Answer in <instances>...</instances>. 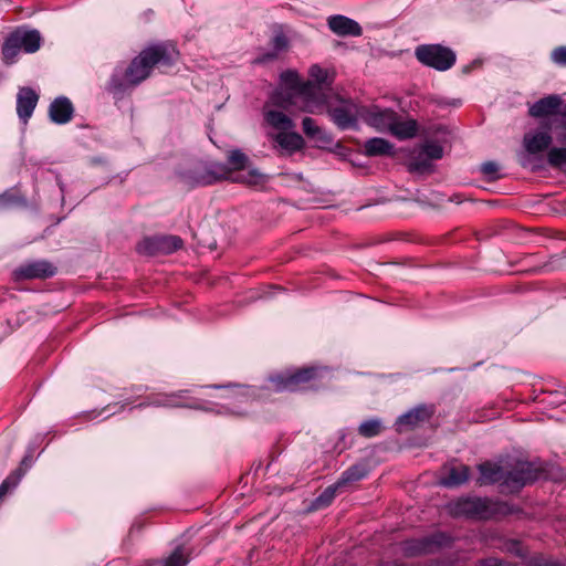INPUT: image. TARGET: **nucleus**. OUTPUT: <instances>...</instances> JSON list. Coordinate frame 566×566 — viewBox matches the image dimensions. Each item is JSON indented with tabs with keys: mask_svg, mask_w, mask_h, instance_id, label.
<instances>
[{
	"mask_svg": "<svg viewBox=\"0 0 566 566\" xmlns=\"http://www.w3.org/2000/svg\"><path fill=\"white\" fill-rule=\"evenodd\" d=\"M179 59V51L170 42H159L143 49L124 71H115L107 84L114 96L123 94L147 80L155 66L170 67Z\"/></svg>",
	"mask_w": 566,
	"mask_h": 566,
	"instance_id": "1",
	"label": "nucleus"
},
{
	"mask_svg": "<svg viewBox=\"0 0 566 566\" xmlns=\"http://www.w3.org/2000/svg\"><path fill=\"white\" fill-rule=\"evenodd\" d=\"M281 81L287 88L272 95L271 102L274 106L284 109L296 106L306 113H318L324 107L326 94L321 86L311 81L301 82L297 73L291 70L281 74Z\"/></svg>",
	"mask_w": 566,
	"mask_h": 566,
	"instance_id": "2",
	"label": "nucleus"
},
{
	"mask_svg": "<svg viewBox=\"0 0 566 566\" xmlns=\"http://www.w3.org/2000/svg\"><path fill=\"white\" fill-rule=\"evenodd\" d=\"M451 512L457 516L485 521L514 514L517 509L503 501H493L488 497H467L457 501L451 506Z\"/></svg>",
	"mask_w": 566,
	"mask_h": 566,
	"instance_id": "3",
	"label": "nucleus"
},
{
	"mask_svg": "<svg viewBox=\"0 0 566 566\" xmlns=\"http://www.w3.org/2000/svg\"><path fill=\"white\" fill-rule=\"evenodd\" d=\"M41 44L42 36L38 30L25 27L15 28L3 41L1 48L2 60L7 65H11L17 62L21 51L34 53L41 48Z\"/></svg>",
	"mask_w": 566,
	"mask_h": 566,
	"instance_id": "4",
	"label": "nucleus"
},
{
	"mask_svg": "<svg viewBox=\"0 0 566 566\" xmlns=\"http://www.w3.org/2000/svg\"><path fill=\"white\" fill-rule=\"evenodd\" d=\"M321 378V370L316 367H303L286 370L270 377V384L275 391L307 390Z\"/></svg>",
	"mask_w": 566,
	"mask_h": 566,
	"instance_id": "5",
	"label": "nucleus"
},
{
	"mask_svg": "<svg viewBox=\"0 0 566 566\" xmlns=\"http://www.w3.org/2000/svg\"><path fill=\"white\" fill-rule=\"evenodd\" d=\"M544 473V469L535 463L524 460H516L505 470L503 486L510 492H518L525 485L534 483Z\"/></svg>",
	"mask_w": 566,
	"mask_h": 566,
	"instance_id": "6",
	"label": "nucleus"
},
{
	"mask_svg": "<svg viewBox=\"0 0 566 566\" xmlns=\"http://www.w3.org/2000/svg\"><path fill=\"white\" fill-rule=\"evenodd\" d=\"M416 59L423 65L444 72L457 61L455 53L442 44H421L415 50Z\"/></svg>",
	"mask_w": 566,
	"mask_h": 566,
	"instance_id": "7",
	"label": "nucleus"
},
{
	"mask_svg": "<svg viewBox=\"0 0 566 566\" xmlns=\"http://www.w3.org/2000/svg\"><path fill=\"white\" fill-rule=\"evenodd\" d=\"M324 111L327 112L333 123L343 130L356 128L358 119L365 116V106H360L352 99H342L337 106L329 105L326 99L324 107L317 114Z\"/></svg>",
	"mask_w": 566,
	"mask_h": 566,
	"instance_id": "8",
	"label": "nucleus"
},
{
	"mask_svg": "<svg viewBox=\"0 0 566 566\" xmlns=\"http://www.w3.org/2000/svg\"><path fill=\"white\" fill-rule=\"evenodd\" d=\"M207 169L212 185L222 180H232L247 186H256L265 180V176L256 169H250L247 172H240L235 176H231L230 167L223 163H207Z\"/></svg>",
	"mask_w": 566,
	"mask_h": 566,
	"instance_id": "9",
	"label": "nucleus"
},
{
	"mask_svg": "<svg viewBox=\"0 0 566 566\" xmlns=\"http://www.w3.org/2000/svg\"><path fill=\"white\" fill-rule=\"evenodd\" d=\"M450 537L444 533L438 532L421 538H412L401 543V549L406 556L412 557L436 552L442 546L448 545Z\"/></svg>",
	"mask_w": 566,
	"mask_h": 566,
	"instance_id": "10",
	"label": "nucleus"
},
{
	"mask_svg": "<svg viewBox=\"0 0 566 566\" xmlns=\"http://www.w3.org/2000/svg\"><path fill=\"white\" fill-rule=\"evenodd\" d=\"M56 272L57 269L53 263L46 260H39L17 268L13 271V279L15 282L25 280H46L53 277Z\"/></svg>",
	"mask_w": 566,
	"mask_h": 566,
	"instance_id": "11",
	"label": "nucleus"
},
{
	"mask_svg": "<svg viewBox=\"0 0 566 566\" xmlns=\"http://www.w3.org/2000/svg\"><path fill=\"white\" fill-rule=\"evenodd\" d=\"M180 181L189 189L199 186H210L212 181L207 169V163L198 161L192 167L179 172Z\"/></svg>",
	"mask_w": 566,
	"mask_h": 566,
	"instance_id": "12",
	"label": "nucleus"
},
{
	"mask_svg": "<svg viewBox=\"0 0 566 566\" xmlns=\"http://www.w3.org/2000/svg\"><path fill=\"white\" fill-rule=\"evenodd\" d=\"M39 95L28 86L21 87L17 94V113L23 123H28L38 104Z\"/></svg>",
	"mask_w": 566,
	"mask_h": 566,
	"instance_id": "13",
	"label": "nucleus"
},
{
	"mask_svg": "<svg viewBox=\"0 0 566 566\" xmlns=\"http://www.w3.org/2000/svg\"><path fill=\"white\" fill-rule=\"evenodd\" d=\"M328 28L339 36H360L363 29L358 22L345 15H332L327 20Z\"/></svg>",
	"mask_w": 566,
	"mask_h": 566,
	"instance_id": "14",
	"label": "nucleus"
},
{
	"mask_svg": "<svg viewBox=\"0 0 566 566\" xmlns=\"http://www.w3.org/2000/svg\"><path fill=\"white\" fill-rule=\"evenodd\" d=\"M73 104L65 96L56 97L49 106L50 119L59 125L69 123L73 118Z\"/></svg>",
	"mask_w": 566,
	"mask_h": 566,
	"instance_id": "15",
	"label": "nucleus"
},
{
	"mask_svg": "<svg viewBox=\"0 0 566 566\" xmlns=\"http://www.w3.org/2000/svg\"><path fill=\"white\" fill-rule=\"evenodd\" d=\"M480 476L476 480L479 485H488L500 482L503 486V480L505 478V469L494 462L485 461L478 465Z\"/></svg>",
	"mask_w": 566,
	"mask_h": 566,
	"instance_id": "16",
	"label": "nucleus"
},
{
	"mask_svg": "<svg viewBox=\"0 0 566 566\" xmlns=\"http://www.w3.org/2000/svg\"><path fill=\"white\" fill-rule=\"evenodd\" d=\"M396 112L391 109H379L377 107L367 108L365 107V116L361 118L365 119L369 125L378 128V129H389L394 124V119L396 116Z\"/></svg>",
	"mask_w": 566,
	"mask_h": 566,
	"instance_id": "17",
	"label": "nucleus"
},
{
	"mask_svg": "<svg viewBox=\"0 0 566 566\" xmlns=\"http://www.w3.org/2000/svg\"><path fill=\"white\" fill-rule=\"evenodd\" d=\"M562 98L558 95H548L535 102L530 107V115L535 118L552 116L558 113Z\"/></svg>",
	"mask_w": 566,
	"mask_h": 566,
	"instance_id": "18",
	"label": "nucleus"
},
{
	"mask_svg": "<svg viewBox=\"0 0 566 566\" xmlns=\"http://www.w3.org/2000/svg\"><path fill=\"white\" fill-rule=\"evenodd\" d=\"M433 412L434 410L432 407H428L426 405L417 406L413 409L400 416L398 418V424L408 428H413L419 423L429 420L432 417Z\"/></svg>",
	"mask_w": 566,
	"mask_h": 566,
	"instance_id": "19",
	"label": "nucleus"
},
{
	"mask_svg": "<svg viewBox=\"0 0 566 566\" xmlns=\"http://www.w3.org/2000/svg\"><path fill=\"white\" fill-rule=\"evenodd\" d=\"M273 139L287 155H292L295 151L301 150L304 146V139L297 133L281 132L275 134Z\"/></svg>",
	"mask_w": 566,
	"mask_h": 566,
	"instance_id": "20",
	"label": "nucleus"
},
{
	"mask_svg": "<svg viewBox=\"0 0 566 566\" xmlns=\"http://www.w3.org/2000/svg\"><path fill=\"white\" fill-rule=\"evenodd\" d=\"M552 144V136L547 132L526 134L524 146L530 154H537L548 148Z\"/></svg>",
	"mask_w": 566,
	"mask_h": 566,
	"instance_id": "21",
	"label": "nucleus"
},
{
	"mask_svg": "<svg viewBox=\"0 0 566 566\" xmlns=\"http://www.w3.org/2000/svg\"><path fill=\"white\" fill-rule=\"evenodd\" d=\"M470 469L468 465H453L448 469V475L440 480V484L447 488H454L469 480Z\"/></svg>",
	"mask_w": 566,
	"mask_h": 566,
	"instance_id": "22",
	"label": "nucleus"
},
{
	"mask_svg": "<svg viewBox=\"0 0 566 566\" xmlns=\"http://www.w3.org/2000/svg\"><path fill=\"white\" fill-rule=\"evenodd\" d=\"M418 130L417 122L413 119L399 120L396 114L390 132L400 139H407L416 136Z\"/></svg>",
	"mask_w": 566,
	"mask_h": 566,
	"instance_id": "23",
	"label": "nucleus"
},
{
	"mask_svg": "<svg viewBox=\"0 0 566 566\" xmlns=\"http://www.w3.org/2000/svg\"><path fill=\"white\" fill-rule=\"evenodd\" d=\"M364 148L368 156L391 155L394 149L388 140L378 137L366 140Z\"/></svg>",
	"mask_w": 566,
	"mask_h": 566,
	"instance_id": "24",
	"label": "nucleus"
},
{
	"mask_svg": "<svg viewBox=\"0 0 566 566\" xmlns=\"http://www.w3.org/2000/svg\"><path fill=\"white\" fill-rule=\"evenodd\" d=\"M368 471L363 464H354L343 472L342 476L337 480L338 484L344 489L347 485L364 479Z\"/></svg>",
	"mask_w": 566,
	"mask_h": 566,
	"instance_id": "25",
	"label": "nucleus"
},
{
	"mask_svg": "<svg viewBox=\"0 0 566 566\" xmlns=\"http://www.w3.org/2000/svg\"><path fill=\"white\" fill-rule=\"evenodd\" d=\"M264 118L269 125L277 129L286 130L294 126L292 119L280 111H265Z\"/></svg>",
	"mask_w": 566,
	"mask_h": 566,
	"instance_id": "26",
	"label": "nucleus"
},
{
	"mask_svg": "<svg viewBox=\"0 0 566 566\" xmlns=\"http://www.w3.org/2000/svg\"><path fill=\"white\" fill-rule=\"evenodd\" d=\"M343 488L336 481L334 484L327 486L312 503L313 510H319L328 506L335 499L337 492L342 491Z\"/></svg>",
	"mask_w": 566,
	"mask_h": 566,
	"instance_id": "27",
	"label": "nucleus"
},
{
	"mask_svg": "<svg viewBox=\"0 0 566 566\" xmlns=\"http://www.w3.org/2000/svg\"><path fill=\"white\" fill-rule=\"evenodd\" d=\"M160 254H169L181 249L184 242L177 235H160L157 237Z\"/></svg>",
	"mask_w": 566,
	"mask_h": 566,
	"instance_id": "28",
	"label": "nucleus"
},
{
	"mask_svg": "<svg viewBox=\"0 0 566 566\" xmlns=\"http://www.w3.org/2000/svg\"><path fill=\"white\" fill-rule=\"evenodd\" d=\"M24 469L18 468L13 472L10 473L7 479L3 480V482L0 484V501L21 481L22 476L24 475Z\"/></svg>",
	"mask_w": 566,
	"mask_h": 566,
	"instance_id": "29",
	"label": "nucleus"
},
{
	"mask_svg": "<svg viewBox=\"0 0 566 566\" xmlns=\"http://www.w3.org/2000/svg\"><path fill=\"white\" fill-rule=\"evenodd\" d=\"M384 426L379 419H369L361 422L358 427V433L364 438H373L381 433Z\"/></svg>",
	"mask_w": 566,
	"mask_h": 566,
	"instance_id": "30",
	"label": "nucleus"
},
{
	"mask_svg": "<svg viewBox=\"0 0 566 566\" xmlns=\"http://www.w3.org/2000/svg\"><path fill=\"white\" fill-rule=\"evenodd\" d=\"M248 156L239 149L231 150L228 155V166L231 169V176L234 171H241L247 167Z\"/></svg>",
	"mask_w": 566,
	"mask_h": 566,
	"instance_id": "31",
	"label": "nucleus"
},
{
	"mask_svg": "<svg viewBox=\"0 0 566 566\" xmlns=\"http://www.w3.org/2000/svg\"><path fill=\"white\" fill-rule=\"evenodd\" d=\"M136 250L140 254H147V255L160 254L157 237L145 238L143 241H140L137 244Z\"/></svg>",
	"mask_w": 566,
	"mask_h": 566,
	"instance_id": "32",
	"label": "nucleus"
},
{
	"mask_svg": "<svg viewBox=\"0 0 566 566\" xmlns=\"http://www.w3.org/2000/svg\"><path fill=\"white\" fill-rule=\"evenodd\" d=\"M547 161L554 168H560L566 165V148L553 147L547 154Z\"/></svg>",
	"mask_w": 566,
	"mask_h": 566,
	"instance_id": "33",
	"label": "nucleus"
},
{
	"mask_svg": "<svg viewBox=\"0 0 566 566\" xmlns=\"http://www.w3.org/2000/svg\"><path fill=\"white\" fill-rule=\"evenodd\" d=\"M526 566H565L562 562L558 559H555L553 557L543 555V554H536L530 557L526 562Z\"/></svg>",
	"mask_w": 566,
	"mask_h": 566,
	"instance_id": "34",
	"label": "nucleus"
},
{
	"mask_svg": "<svg viewBox=\"0 0 566 566\" xmlns=\"http://www.w3.org/2000/svg\"><path fill=\"white\" fill-rule=\"evenodd\" d=\"M271 45L277 53L289 49L290 40L281 28L274 31L273 38L271 39Z\"/></svg>",
	"mask_w": 566,
	"mask_h": 566,
	"instance_id": "35",
	"label": "nucleus"
},
{
	"mask_svg": "<svg viewBox=\"0 0 566 566\" xmlns=\"http://www.w3.org/2000/svg\"><path fill=\"white\" fill-rule=\"evenodd\" d=\"M302 128L304 134L310 138L319 137L323 133L322 129L316 125V122L312 117H304L302 120Z\"/></svg>",
	"mask_w": 566,
	"mask_h": 566,
	"instance_id": "36",
	"label": "nucleus"
},
{
	"mask_svg": "<svg viewBox=\"0 0 566 566\" xmlns=\"http://www.w3.org/2000/svg\"><path fill=\"white\" fill-rule=\"evenodd\" d=\"M499 169V165L495 161H486L481 165V171L489 181H494L501 178Z\"/></svg>",
	"mask_w": 566,
	"mask_h": 566,
	"instance_id": "37",
	"label": "nucleus"
},
{
	"mask_svg": "<svg viewBox=\"0 0 566 566\" xmlns=\"http://www.w3.org/2000/svg\"><path fill=\"white\" fill-rule=\"evenodd\" d=\"M308 74L316 82L314 84L317 86L327 82V71L317 64H314L310 67Z\"/></svg>",
	"mask_w": 566,
	"mask_h": 566,
	"instance_id": "38",
	"label": "nucleus"
},
{
	"mask_svg": "<svg viewBox=\"0 0 566 566\" xmlns=\"http://www.w3.org/2000/svg\"><path fill=\"white\" fill-rule=\"evenodd\" d=\"M187 563H188V559L184 556L182 549L178 547L165 560L164 566H186Z\"/></svg>",
	"mask_w": 566,
	"mask_h": 566,
	"instance_id": "39",
	"label": "nucleus"
},
{
	"mask_svg": "<svg viewBox=\"0 0 566 566\" xmlns=\"http://www.w3.org/2000/svg\"><path fill=\"white\" fill-rule=\"evenodd\" d=\"M502 551L523 557L525 555L524 548L518 541H506L501 547Z\"/></svg>",
	"mask_w": 566,
	"mask_h": 566,
	"instance_id": "40",
	"label": "nucleus"
},
{
	"mask_svg": "<svg viewBox=\"0 0 566 566\" xmlns=\"http://www.w3.org/2000/svg\"><path fill=\"white\" fill-rule=\"evenodd\" d=\"M423 153L431 159H440L443 155V149L439 144L429 143L424 145Z\"/></svg>",
	"mask_w": 566,
	"mask_h": 566,
	"instance_id": "41",
	"label": "nucleus"
},
{
	"mask_svg": "<svg viewBox=\"0 0 566 566\" xmlns=\"http://www.w3.org/2000/svg\"><path fill=\"white\" fill-rule=\"evenodd\" d=\"M552 59L559 65H566V46H558L552 53Z\"/></svg>",
	"mask_w": 566,
	"mask_h": 566,
	"instance_id": "42",
	"label": "nucleus"
},
{
	"mask_svg": "<svg viewBox=\"0 0 566 566\" xmlns=\"http://www.w3.org/2000/svg\"><path fill=\"white\" fill-rule=\"evenodd\" d=\"M279 56V53L273 50L271 52H266V53H263L261 55H259L255 60H254V63L255 64H264V63H268L270 61H274L276 60Z\"/></svg>",
	"mask_w": 566,
	"mask_h": 566,
	"instance_id": "43",
	"label": "nucleus"
},
{
	"mask_svg": "<svg viewBox=\"0 0 566 566\" xmlns=\"http://www.w3.org/2000/svg\"><path fill=\"white\" fill-rule=\"evenodd\" d=\"M179 398H181V391L179 394H174L171 395L165 402H163L161 405L163 406H167V407H182L184 405H181L179 402Z\"/></svg>",
	"mask_w": 566,
	"mask_h": 566,
	"instance_id": "44",
	"label": "nucleus"
},
{
	"mask_svg": "<svg viewBox=\"0 0 566 566\" xmlns=\"http://www.w3.org/2000/svg\"><path fill=\"white\" fill-rule=\"evenodd\" d=\"M503 563L499 558L490 557L479 562L475 566H502Z\"/></svg>",
	"mask_w": 566,
	"mask_h": 566,
	"instance_id": "45",
	"label": "nucleus"
},
{
	"mask_svg": "<svg viewBox=\"0 0 566 566\" xmlns=\"http://www.w3.org/2000/svg\"><path fill=\"white\" fill-rule=\"evenodd\" d=\"M503 563L499 558L490 557L479 562L475 566H502Z\"/></svg>",
	"mask_w": 566,
	"mask_h": 566,
	"instance_id": "46",
	"label": "nucleus"
},
{
	"mask_svg": "<svg viewBox=\"0 0 566 566\" xmlns=\"http://www.w3.org/2000/svg\"><path fill=\"white\" fill-rule=\"evenodd\" d=\"M14 202V197L12 195L3 193L0 196V208L7 207Z\"/></svg>",
	"mask_w": 566,
	"mask_h": 566,
	"instance_id": "47",
	"label": "nucleus"
},
{
	"mask_svg": "<svg viewBox=\"0 0 566 566\" xmlns=\"http://www.w3.org/2000/svg\"><path fill=\"white\" fill-rule=\"evenodd\" d=\"M379 566H406V565L399 564V563H396V562H388V563H382Z\"/></svg>",
	"mask_w": 566,
	"mask_h": 566,
	"instance_id": "48",
	"label": "nucleus"
},
{
	"mask_svg": "<svg viewBox=\"0 0 566 566\" xmlns=\"http://www.w3.org/2000/svg\"><path fill=\"white\" fill-rule=\"evenodd\" d=\"M560 115L562 117L565 119L566 122V105H565V108L563 109V112H560Z\"/></svg>",
	"mask_w": 566,
	"mask_h": 566,
	"instance_id": "49",
	"label": "nucleus"
},
{
	"mask_svg": "<svg viewBox=\"0 0 566 566\" xmlns=\"http://www.w3.org/2000/svg\"><path fill=\"white\" fill-rule=\"evenodd\" d=\"M27 460H28V458H24V459L22 460V462H21V467H22V465H24V464H28V461H27Z\"/></svg>",
	"mask_w": 566,
	"mask_h": 566,
	"instance_id": "50",
	"label": "nucleus"
}]
</instances>
